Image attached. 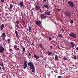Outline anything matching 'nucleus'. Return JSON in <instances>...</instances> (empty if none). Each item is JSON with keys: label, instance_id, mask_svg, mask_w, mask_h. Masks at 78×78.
Returning <instances> with one entry per match:
<instances>
[{"label": "nucleus", "instance_id": "obj_10", "mask_svg": "<svg viewBox=\"0 0 78 78\" xmlns=\"http://www.w3.org/2000/svg\"><path fill=\"white\" fill-rule=\"evenodd\" d=\"M28 30H29V31L30 33H32V29L31 28V27L30 26H28Z\"/></svg>", "mask_w": 78, "mask_h": 78}, {"label": "nucleus", "instance_id": "obj_29", "mask_svg": "<svg viewBox=\"0 0 78 78\" xmlns=\"http://www.w3.org/2000/svg\"><path fill=\"white\" fill-rule=\"evenodd\" d=\"M7 41L9 42H11V40H10V39H9V38H8L7 39Z\"/></svg>", "mask_w": 78, "mask_h": 78}, {"label": "nucleus", "instance_id": "obj_2", "mask_svg": "<svg viewBox=\"0 0 78 78\" xmlns=\"http://www.w3.org/2000/svg\"><path fill=\"white\" fill-rule=\"evenodd\" d=\"M65 16L67 17H68V18H70L72 17V12L70 11H66L65 12Z\"/></svg>", "mask_w": 78, "mask_h": 78}, {"label": "nucleus", "instance_id": "obj_51", "mask_svg": "<svg viewBox=\"0 0 78 78\" xmlns=\"http://www.w3.org/2000/svg\"><path fill=\"white\" fill-rule=\"evenodd\" d=\"M22 55H23L24 54V52L22 53Z\"/></svg>", "mask_w": 78, "mask_h": 78}, {"label": "nucleus", "instance_id": "obj_52", "mask_svg": "<svg viewBox=\"0 0 78 78\" xmlns=\"http://www.w3.org/2000/svg\"><path fill=\"white\" fill-rule=\"evenodd\" d=\"M3 39H2L3 41H5V40H4L5 39H3Z\"/></svg>", "mask_w": 78, "mask_h": 78}, {"label": "nucleus", "instance_id": "obj_34", "mask_svg": "<svg viewBox=\"0 0 78 78\" xmlns=\"http://www.w3.org/2000/svg\"><path fill=\"white\" fill-rule=\"evenodd\" d=\"M28 56H31V54L30 53H28Z\"/></svg>", "mask_w": 78, "mask_h": 78}, {"label": "nucleus", "instance_id": "obj_12", "mask_svg": "<svg viewBox=\"0 0 78 78\" xmlns=\"http://www.w3.org/2000/svg\"><path fill=\"white\" fill-rule=\"evenodd\" d=\"M43 6L44 8H46L47 9H49V6L47 5L44 4V5H43Z\"/></svg>", "mask_w": 78, "mask_h": 78}, {"label": "nucleus", "instance_id": "obj_40", "mask_svg": "<svg viewBox=\"0 0 78 78\" xmlns=\"http://www.w3.org/2000/svg\"><path fill=\"white\" fill-rule=\"evenodd\" d=\"M58 78H61V76H58V77H57Z\"/></svg>", "mask_w": 78, "mask_h": 78}, {"label": "nucleus", "instance_id": "obj_6", "mask_svg": "<svg viewBox=\"0 0 78 78\" xmlns=\"http://www.w3.org/2000/svg\"><path fill=\"white\" fill-rule=\"evenodd\" d=\"M41 19H46L47 17V16H45V14H42L40 16Z\"/></svg>", "mask_w": 78, "mask_h": 78}, {"label": "nucleus", "instance_id": "obj_25", "mask_svg": "<svg viewBox=\"0 0 78 78\" xmlns=\"http://www.w3.org/2000/svg\"><path fill=\"white\" fill-rule=\"evenodd\" d=\"M63 59L64 60H67V61H68L69 60V59L67 58L66 57H64L63 58Z\"/></svg>", "mask_w": 78, "mask_h": 78}, {"label": "nucleus", "instance_id": "obj_16", "mask_svg": "<svg viewBox=\"0 0 78 78\" xmlns=\"http://www.w3.org/2000/svg\"><path fill=\"white\" fill-rule=\"evenodd\" d=\"M55 61H58V56L57 55H55Z\"/></svg>", "mask_w": 78, "mask_h": 78}, {"label": "nucleus", "instance_id": "obj_22", "mask_svg": "<svg viewBox=\"0 0 78 78\" xmlns=\"http://www.w3.org/2000/svg\"><path fill=\"white\" fill-rule=\"evenodd\" d=\"M15 33L16 36H18V32H17V30H16L15 31Z\"/></svg>", "mask_w": 78, "mask_h": 78}, {"label": "nucleus", "instance_id": "obj_46", "mask_svg": "<svg viewBox=\"0 0 78 78\" xmlns=\"http://www.w3.org/2000/svg\"><path fill=\"white\" fill-rule=\"evenodd\" d=\"M76 50H77V51H78V47H77L76 48Z\"/></svg>", "mask_w": 78, "mask_h": 78}, {"label": "nucleus", "instance_id": "obj_21", "mask_svg": "<svg viewBox=\"0 0 78 78\" xmlns=\"http://www.w3.org/2000/svg\"><path fill=\"white\" fill-rule=\"evenodd\" d=\"M2 40H3V38H2V36L1 35V36L0 37V41L1 42H2Z\"/></svg>", "mask_w": 78, "mask_h": 78}, {"label": "nucleus", "instance_id": "obj_44", "mask_svg": "<svg viewBox=\"0 0 78 78\" xmlns=\"http://www.w3.org/2000/svg\"><path fill=\"white\" fill-rule=\"evenodd\" d=\"M57 10L58 11L60 12V9H57Z\"/></svg>", "mask_w": 78, "mask_h": 78}, {"label": "nucleus", "instance_id": "obj_11", "mask_svg": "<svg viewBox=\"0 0 78 78\" xmlns=\"http://www.w3.org/2000/svg\"><path fill=\"white\" fill-rule=\"evenodd\" d=\"M35 9L37 11H38L39 10V8H40V7L39 6H38L37 5H36L35 6Z\"/></svg>", "mask_w": 78, "mask_h": 78}, {"label": "nucleus", "instance_id": "obj_35", "mask_svg": "<svg viewBox=\"0 0 78 78\" xmlns=\"http://www.w3.org/2000/svg\"><path fill=\"white\" fill-rule=\"evenodd\" d=\"M74 58L75 59H76V55H74Z\"/></svg>", "mask_w": 78, "mask_h": 78}, {"label": "nucleus", "instance_id": "obj_38", "mask_svg": "<svg viewBox=\"0 0 78 78\" xmlns=\"http://www.w3.org/2000/svg\"><path fill=\"white\" fill-rule=\"evenodd\" d=\"M37 5H39V2H37Z\"/></svg>", "mask_w": 78, "mask_h": 78}, {"label": "nucleus", "instance_id": "obj_20", "mask_svg": "<svg viewBox=\"0 0 78 78\" xmlns=\"http://www.w3.org/2000/svg\"><path fill=\"white\" fill-rule=\"evenodd\" d=\"M33 56H34V57L36 59H38L39 58V57L35 55V54L33 55Z\"/></svg>", "mask_w": 78, "mask_h": 78}, {"label": "nucleus", "instance_id": "obj_24", "mask_svg": "<svg viewBox=\"0 0 78 78\" xmlns=\"http://www.w3.org/2000/svg\"><path fill=\"white\" fill-rule=\"evenodd\" d=\"M22 48L23 52H25V48L23 47H22Z\"/></svg>", "mask_w": 78, "mask_h": 78}, {"label": "nucleus", "instance_id": "obj_39", "mask_svg": "<svg viewBox=\"0 0 78 78\" xmlns=\"http://www.w3.org/2000/svg\"><path fill=\"white\" fill-rule=\"evenodd\" d=\"M22 22L23 23H25V21H24V20H22Z\"/></svg>", "mask_w": 78, "mask_h": 78}, {"label": "nucleus", "instance_id": "obj_14", "mask_svg": "<svg viewBox=\"0 0 78 78\" xmlns=\"http://www.w3.org/2000/svg\"><path fill=\"white\" fill-rule=\"evenodd\" d=\"M59 37L60 38H63L64 37H63V35H62V34H60L58 35Z\"/></svg>", "mask_w": 78, "mask_h": 78}, {"label": "nucleus", "instance_id": "obj_28", "mask_svg": "<svg viewBox=\"0 0 78 78\" xmlns=\"http://www.w3.org/2000/svg\"><path fill=\"white\" fill-rule=\"evenodd\" d=\"M0 65L2 67H4V66L3 65V62H2Z\"/></svg>", "mask_w": 78, "mask_h": 78}, {"label": "nucleus", "instance_id": "obj_3", "mask_svg": "<svg viewBox=\"0 0 78 78\" xmlns=\"http://www.w3.org/2000/svg\"><path fill=\"white\" fill-rule=\"evenodd\" d=\"M68 3L69 6L71 8H73V7H74V4L72 1H68Z\"/></svg>", "mask_w": 78, "mask_h": 78}, {"label": "nucleus", "instance_id": "obj_1", "mask_svg": "<svg viewBox=\"0 0 78 78\" xmlns=\"http://www.w3.org/2000/svg\"><path fill=\"white\" fill-rule=\"evenodd\" d=\"M28 65L29 66H30V68L31 69V70L32 71V72L35 73V67L33 64L31 62H29L28 63Z\"/></svg>", "mask_w": 78, "mask_h": 78}, {"label": "nucleus", "instance_id": "obj_8", "mask_svg": "<svg viewBox=\"0 0 78 78\" xmlns=\"http://www.w3.org/2000/svg\"><path fill=\"white\" fill-rule=\"evenodd\" d=\"M4 27H5V26L3 24H2L0 26V29L1 30V31H3V29L4 28Z\"/></svg>", "mask_w": 78, "mask_h": 78}, {"label": "nucleus", "instance_id": "obj_5", "mask_svg": "<svg viewBox=\"0 0 78 78\" xmlns=\"http://www.w3.org/2000/svg\"><path fill=\"white\" fill-rule=\"evenodd\" d=\"M5 51V49L3 48V46H0V53H2V52H4Z\"/></svg>", "mask_w": 78, "mask_h": 78}, {"label": "nucleus", "instance_id": "obj_36", "mask_svg": "<svg viewBox=\"0 0 78 78\" xmlns=\"http://www.w3.org/2000/svg\"><path fill=\"white\" fill-rule=\"evenodd\" d=\"M48 37L49 38V40H51V38L50 37Z\"/></svg>", "mask_w": 78, "mask_h": 78}, {"label": "nucleus", "instance_id": "obj_41", "mask_svg": "<svg viewBox=\"0 0 78 78\" xmlns=\"http://www.w3.org/2000/svg\"><path fill=\"white\" fill-rule=\"evenodd\" d=\"M1 1L2 2V3H4L5 1H4V0H1Z\"/></svg>", "mask_w": 78, "mask_h": 78}, {"label": "nucleus", "instance_id": "obj_4", "mask_svg": "<svg viewBox=\"0 0 78 78\" xmlns=\"http://www.w3.org/2000/svg\"><path fill=\"white\" fill-rule=\"evenodd\" d=\"M69 35L70 36H71V37H73V38H76V35L74 33L72 32L71 34H69Z\"/></svg>", "mask_w": 78, "mask_h": 78}, {"label": "nucleus", "instance_id": "obj_53", "mask_svg": "<svg viewBox=\"0 0 78 78\" xmlns=\"http://www.w3.org/2000/svg\"><path fill=\"white\" fill-rule=\"evenodd\" d=\"M47 3H48V2L47 1V2H46Z\"/></svg>", "mask_w": 78, "mask_h": 78}, {"label": "nucleus", "instance_id": "obj_23", "mask_svg": "<svg viewBox=\"0 0 78 78\" xmlns=\"http://www.w3.org/2000/svg\"><path fill=\"white\" fill-rule=\"evenodd\" d=\"M46 13L47 15H50L51 12H46Z\"/></svg>", "mask_w": 78, "mask_h": 78}, {"label": "nucleus", "instance_id": "obj_50", "mask_svg": "<svg viewBox=\"0 0 78 78\" xmlns=\"http://www.w3.org/2000/svg\"><path fill=\"white\" fill-rule=\"evenodd\" d=\"M31 45H34V44H33V43H32L31 44Z\"/></svg>", "mask_w": 78, "mask_h": 78}, {"label": "nucleus", "instance_id": "obj_9", "mask_svg": "<svg viewBox=\"0 0 78 78\" xmlns=\"http://www.w3.org/2000/svg\"><path fill=\"white\" fill-rule=\"evenodd\" d=\"M2 37L3 40L5 39V37H6V34L5 33H3L2 34Z\"/></svg>", "mask_w": 78, "mask_h": 78}, {"label": "nucleus", "instance_id": "obj_19", "mask_svg": "<svg viewBox=\"0 0 78 78\" xmlns=\"http://www.w3.org/2000/svg\"><path fill=\"white\" fill-rule=\"evenodd\" d=\"M20 6H21V7H23V2H21L20 3Z\"/></svg>", "mask_w": 78, "mask_h": 78}, {"label": "nucleus", "instance_id": "obj_47", "mask_svg": "<svg viewBox=\"0 0 78 78\" xmlns=\"http://www.w3.org/2000/svg\"><path fill=\"white\" fill-rule=\"evenodd\" d=\"M60 47H59V46H58V50H59V49H60Z\"/></svg>", "mask_w": 78, "mask_h": 78}, {"label": "nucleus", "instance_id": "obj_33", "mask_svg": "<svg viewBox=\"0 0 78 78\" xmlns=\"http://www.w3.org/2000/svg\"><path fill=\"white\" fill-rule=\"evenodd\" d=\"M15 26L17 28H19V26L18 24L16 25Z\"/></svg>", "mask_w": 78, "mask_h": 78}, {"label": "nucleus", "instance_id": "obj_13", "mask_svg": "<svg viewBox=\"0 0 78 78\" xmlns=\"http://www.w3.org/2000/svg\"><path fill=\"white\" fill-rule=\"evenodd\" d=\"M48 56H51L52 55V52L48 51V53H47Z\"/></svg>", "mask_w": 78, "mask_h": 78}, {"label": "nucleus", "instance_id": "obj_17", "mask_svg": "<svg viewBox=\"0 0 78 78\" xmlns=\"http://www.w3.org/2000/svg\"><path fill=\"white\" fill-rule=\"evenodd\" d=\"M14 47L15 48V50H18V48H17V45H14Z\"/></svg>", "mask_w": 78, "mask_h": 78}, {"label": "nucleus", "instance_id": "obj_18", "mask_svg": "<svg viewBox=\"0 0 78 78\" xmlns=\"http://www.w3.org/2000/svg\"><path fill=\"white\" fill-rule=\"evenodd\" d=\"M70 44L72 46V47H75V44L73 43L72 42Z\"/></svg>", "mask_w": 78, "mask_h": 78}, {"label": "nucleus", "instance_id": "obj_26", "mask_svg": "<svg viewBox=\"0 0 78 78\" xmlns=\"http://www.w3.org/2000/svg\"><path fill=\"white\" fill-rule=\"evenodd\" d=\"M10 7L11 9H12V8H13V5H12V4H10Z\"/></svg>", "mask_w": 78, "mask_h": 78}, {"label": "nucleus", "instance_id": "obj_32", "mask_svg": "<svg viewBox=\"0 0 78 78\" xmlns=\"http://www.w3.org/2000/svg\"><path fill=\"white\" fill-rule=\"evenodd\" d=\"M53 48V47L52 46H50V49H52Z\"/></svg>", "mask_w": 78, "mask_h": 78}, {"label": "nucleus", "instance_id": "obj_15", "mask_svg": "<svg viewBox=\"0 0 78 78\" xmlns=\"http://www.w3.org/2000/svg\"><path fill=\"white\" fill-rule=\"evenodd\" d=\"M24 65L25 66H26V67H28V65L27 64V62L25 61L24 62Z\"/></svg>", "mask_w": 78, "mask_h": 78}, {"label": "nucleus", "instance_id": "obj_48", "mask_svg": "<svg viewBox=\"0 0 78 78\" xmlns=\"http://www.w3.org/2000/svg\"><path fill=\"white\" fill-rule=\"evenodd\" d=\"M2 70V68L0 66V70Z\"/></svg>", "mask_w": 78, "mask_h": 78}, {"label": "nucleus", "instance_id": "obj_42", "mask_svg": "<svg viewBox=\"0 0 78 78\" xmlns=\"http://www.w3.org/2000/svg\"><path fill=\"white\" fill-rule=\"evenodd\" d=\"M9 50L10 52H11L12 51V49H10Z\"/></svg>", "mask_w": 78, "mask_h": 78}, {"label": "nucleus", "instance_id": "obj_31", "mask_svg": "<svg viewBox=\"0 0 78 78\" xmlns=\"http://www.w3.org/2000/svg\"><path fill=\"white\" fill-rule=\"evenodd\" d=\"M70 23H71V24H72L73 23V21L72 20H70Z\"/></svg>", "mask_w": 78, "mask_h": 78}, {"label": "nucleus", "instance_id": "obj_27", "mask_svg": "<svg viewBox=\"0 0 78 78\" xmlns=\"http://www.w3.org/2000/svg\"><path fill=\"white\" fill-rule=\"evenodd\" d=\"M16 23L17 25H19V23H20V22H19V21L17 20L16 21Z\"/></svg>", "mask_w": 78, "mask_h": 78}, {"label": "nucleus", "instance_id": "obj_45", "mask_svg": "<svg viewBox=\"0 0 78 78\" xmlns=\"http://www.w3.org/2000/svg\"><path fill=\"white\" fill-rule=\"evenodd\" d=\"M38 11H40V12L41 11V9H40V8H39V9L38 10Z\"/></svg>", "mask_w": 78, "mask_h": 78}, {"label": "nucleus", "instance_id": "obj_43", "mask_svg": "<svg viewBox=\"0 0 78 78\" xmlns=\"http://www.w3.org/2000/svg\"><path fill=\"white\" fill-rule=\"evenodd\" d=\"M26 67H27L26 66H25L23 67V68L24 69H26Z\"/></svg>", "mask_w": 78, "mask_h": 78}, {"label": "nucleus", "instance_id": "obj_30", "mask_svg": "<svg viewBox=\"0 0 78 78\" xmlns=\"http://www.w3.org/2000/svg\"><path fill=\"white\" fill-rule=\"evenodd\" d=\"M61 30L62 31V32H64V30H63V29L62 28H61Z\"/></svg>", "mask_w": 78, "mask_h": 78}, {"label": "nucleus", "instance_id": "obj_54", "mask_svg": "<svg viewBox=\"0 0 78 78\" xmlns=\"http://www.w3.org/2000/svg\"><path fill=\"white\" fill-rule=\"evenodd\" d=\"M38 64H39V63L38 62Z\"/></svg>", "mask_w": 78, "mask_h": 78}, {"label": "nucleus", "instance_id": "obj_7", "mask_svg": "<svg viewBox=\"0 0 78 78\" xmlns=\"http://www.w3.org/2000/svg\"><path fill=\"white\" fill-rule=\"evenodd\" d=\"M35 23L36 25L37 26H39V25H41V23L39 20H38V21L36 20Z\"/></svg>", "mask_w": 78, "mask_h": 78}, {"label": "nucleus", "instance_id": "obj_37", "mask_svg": "<svg viewBox=\"0 0 78 78\" xmlns=\"http://www.w3.org/2000/svg\"><path fill=\"white\" fill-rule=\"evenodd\" d=\"M39 45L40 46V47L41 48H42V43H41L40 44H39Z\"/></svg>", "mask_w": 78, "mask_h": 78}, {"label": "nucleus", "instance_id": "obj_49", "mask_svg": "<svg viewBox=\"0 0 78 78\" xmlns=\"http://www.w3.org/2000/svg\"><path fill=\"white\" fill-rule=\"evenodd\" d=\"M44 2H46L47 1V0H43Z\"/></svg>", "mask_w": 78, "mask_h": 78}]
</instances>
